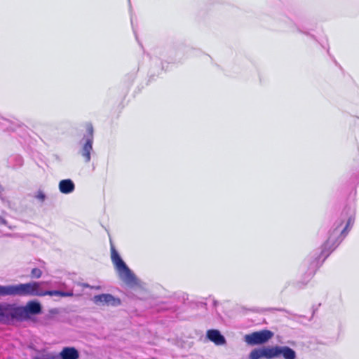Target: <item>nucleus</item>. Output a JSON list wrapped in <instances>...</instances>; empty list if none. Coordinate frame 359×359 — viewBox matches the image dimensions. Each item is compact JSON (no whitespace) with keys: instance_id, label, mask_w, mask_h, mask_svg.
<instances>
[{"instance_id":"f257e3e1","label":"nucleus","mask_w":359,"mask_h":359,"mask_svg":"<svg viewBox=\"0 0 359 359\" xmlns=\"http://www.w3.org/2000/svg\"><path fill=\"white\" fill-rule=\"evenodd\" d=\"M42 282H31L27 283H20V296H60L62 297H72L74 293L72 290L63 292L60 290H43L41 288Z\"/></svg>"},{"instance_id":"f03ea898","label":"nucleus","mask_w":359,"mask_h":359,"mask_svg":"<svg viewBox=\"0 0 359 359\" xmlns=\"http://www.w3.org/2000/svg\"><path fill=\"white\" fill-rule=\"evenodd\" d=\"M111 259L121 280L128 285L135 283V275L123 261L112 245L111 246Z\"/></svg>"},{"instance_id":"7ed1b4c3","label":"nucleus","mask_w":359,"mask_h":359,"mask_svg":"<svg viewBox=\"0 0 359 359\" xmlns=\"http://www.w3.org/2000/svg\"><path fill=\"white\" fill-rule=\"evenodd\" d=\"M18 321H24L30 319L31 316L37 315L41 312V305L37 301H29L25 306L16 304Z\"/></svg>"},{"instance_id":"20e7f679","label":"nucleus","mask_w":359,"mask_h":359,"mask_svg":"<svg viewBox=\"0 0 359 359\" xmlns=\"http://www.w3.org/2000/svg\"><path fill=\"white\" fill-rule=\"evenodd\" d=\"M14 320H18L16 304L1 302L0 324L10 325Z\"/></svg>"},{"instance_id":"39448f33","label":"nucleus","mask_w":359,"mask_h":359,"mask_svg":"<svg viewBox=\"0 0 359 359\" xmlns=\"http://www.w3.org/2000/svg\"><path fill=\"white\" fill-rule=\"evenodd\" d=\"M273 337V332L268 330L254 332L245 336V341L250 345H258L266 343Z\"/></svg>"},{"instance_id":"423d86ee","label":"nucleus","mask_w":359,"mask_h":359,"mask_svg":"<svg viewBox=\"0 0 359 359\" xmlns=\"http://www.w3.org/2000/svg\"><path fill=\"white\" fill-rule=\"evenodd\" d=\"M95 304L100 306H118L121 304L119 298L115 297L111 294H101L95 295L93 298Z\"/></svg>"},{"instance_id":"0eeeda50","label":"nucleus","mask_w":359,"mask_h":359,"mask_svg":"<svg viewBox=\"0 0 359 359\" xmlns=\"http://www.w3.org/2000/svg\"><path fill=\"white\" fill-rule=\"evenodd\" d=\"M50 359H78L79 353L74 347H65L59 354L49 353Z\"/></svg>"},{"instance_id":"6e6552de","label":"nucleus","mask_w":359,"mask_h":359,"mask_svg":"<svg viewBox=\"0 0 359 359\" xmlns=\"http://www.w3.org/2000/svg\"><path fill=\"white\" fill-rule=\"evenodd\" d=\"M90 137L87 138L86 142L84 143L81 154L82 156L85 158V161L86 163L90 162V153L93 151V127L90 126L88 128Z\"/></svg>"},{"instance_id":"1a4fd4ad","label":"nucleus","mask_w":359,"mask_h":359,"mask_svg":"<svg viewBox=\"0 0 359 359\" xmlns=\"http://www.w3.org/2000/svg\"><path fill=\"white\" fill-rule=\"evenodd\" d=\"M20 284L0 285V297L20 296Z\"/></svg>"},{"instance_id":"9d476101","label":"nucleus","mask_w":359,"mask_h":359,"mask_svg":"<svg viewBox=\"0 0 359 359\" xmlns=\"http://www.w3.org/2000/svg\"><path fill=\"white\" fill-rule=\"evenodd\" d=\"M207 337L216 345H223L226 343L224 336L217 330H210L207 332Z\"/></svg>"},{"instance_id":"9b49d317","label":"nucleus","mask_w":359,"mask_h":359,"mask_svg":"<svg viewBox=\"0 0 359 359\" xmlns=\"http://www.w3.org/2000/svg\"><path fill=\"white\" fill-rule=\"evenodd\" d=\"M74 183L69 179L62 180L59 182V189L62 194H70L74 191Z\"/></svg>"},{"instance_id":"f8f14e48","label":"nucleus","mask_w":359,"mask_h":359,"mask_svg":"<svg viewBox=\"0 0 359 359\" xmlns=\"http://www.w3.org/2000/svg\"><path fill=\"white\" fill-rule=\"evenodd\" d=\"M264 358L266 359H273L280 356L279 346H264Z\"/></svg>"},{"instance_id":"ddd939ff","label":"nucleus","mask_w":359,"mask_h":359,"mask_svg":"<svg viewBox=\"0 0 359 359\" xmlns=\"http://www.w3.org/2000/svg\"><path fill=\"white\" fill-rule=\"evenodd\" d=\"M280 355H282L285 359H295V351L288 346H279Z\"/></svg>"},{"instance_id":"4468645a","label":"nucleus","mask_w":359,"mask_h":359,"mask_svg":"<svg viewBox=\"0 0 359 359\" xmlns=\"http://www.w3.org/2000/svg\"><path fill=\"white\" fill-rule=\"evenodd\" d=\"M264 358L263 347L252 350L249 355L250 359H259Z\"/></svg>"},{"instance_id":"2eb2a0df","label":"nucleus","mask_w":359,"mask_h":359,"mask_svg":"<svg viewBox=\"0 0 359 359\" xmlns=\"http://www.w3.org/2000/svg\"><path fill=\"white\" fill-rule=\"evenodd\" d=\"M31 274L33 278H39L41 276L42 271L39 269L34 268L32 270Z\"/></svg>"},{"instance_id":"dca6fc26","label":"nucleus","mask_w":359,"mask_h":359,"mask_svg":"<svg viewBox=\"0 0 359 359\" xmlns=\"http://www.w3.org/2000/svg\"><path fill=\"white\" fill-rule=\"evenodd\" d=\"M353 219H352L351 217H350L348 219V222H347V224L345 226V228L341 231V234H344L346 232V231L348 230V227L349 226H351L353 224Z\"/></svg>"},{"instance_id":"f3484780","label":"nucleus","mask_w":359,"mask_h":359,"mask_svg":"<svg viewBox=\"0 0 359 359\" xmlns=\"http://www.w3.org/2000/svg\"><path fill=\"white\" fill-rule=\"evenodd\" d=\"M332 236L331 235L328 240L327 241V242L325 243V245H324V249L322 250V254L323 255H325V256H327L329 252H325V249L326 248V247L329 245V243L332 241Z\"/></svg>"},{"instance_id":"a211bd4d","label":"nucleus","mask_w":359,"mask_h":359,"mask_svg":"<svg viewBox=\"0 0 359 359\" xmlns=\"http://www.w3.org/2000/svg\"><path fill=\"white\" fill-rule=\"evenodd\" d=\"M45 194L42 192H39L36 196V198L40 199L41 201H43L45 199Z\"/></svg>"},{"instance_id":"6ab92c4d","label":"nucleus","mask_w":359,"mask_h":359,"mask_svg":"<svg viewBox=\"0 0 359 359\" xmlns=\"http://www.w3.org/2000/svg\"><path fill=\"white\" fill-rule=\"evenodd\" d=\"M33 359H50V357L49 355V354H47L46 355H43V358H40V357H35Z\"/></svg>"},{"instance_id":"aec40b11","label":"nucleus","mask_w":359,"mask_h":359,"mask_svg":"<svg viewBox=\"0 0 359 359\" xmlns=\"http://www.w3.org/2000/svg\"><path fill=\"white\" fill-rule=\"evenodd\" d=\"M83 287H90V288H95V289H99L100 287H92L90 286V285L87 284V283H83Z\"/></svg>"},{"instance_id":"412c9836","label":"nucleus","mask_w":359,"mask_h":359,"mask_svg":"<svg viewBox=\"0 0 359 359\" xmlns=\"http://www.w3.org/2000/svg\"><path fill=\"white\" fill-rule=\"evenodd\" d=\"M0 224H1L6 225L7 224V222L4 218L0 217Z\"/></svg>"},{"instance_id":"4be33fe9","label":"nucleus","mask_w":359,"mask_h":359,"mask_svg":"<svg viewBox=\"0 0 359 359\" xmlns=\"http://www.w3.org/2000/svg\"><path fill=\"white\" fill-rule=\"evenodd\" d=\"M50 313H53V314H56V313H58V311H57V310L56 309H51V310L50 311Z\"/></svg>"}]
</instances>
